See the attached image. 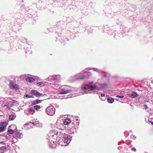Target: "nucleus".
Segmentation results:
<instances>
[{
	"mask_svg": "<svg viewBox=\"0 0 153 153\" xmlns=\"http://www.w3.org/2000/svg\"><path fill=\"white\" fill-rule=\"evenodd\" d=\"M144 153H147V152H145Z\"/></svg>",
	"mask_w": 153,
	"mask_h": 153,
	"instance_id": "49530a36",
	"label": "nucleus"
},
{
	"mask_svg": "<svg viewBox=\"0 0 153 153\" xmlns=\"http://www.w3.org/2000/svg\"><path fill=\"white\" fill-rule=\"evenodd\" d=\"M20 78H22V79H24L25 77V75H21L20 76Z\"/></svg>",
	"mask_w": 153,
	"mask_h": 153,
	"instance_id": "2f4dec72",
	"label": "nucleus"
},
{
	"mask_svg": "<svg viewBox=\"0 0 153 153\" xmlns=\"http://www.w3.org/2000/svg\"><path fill=\"white\" fill-rule=\"evenodd\" d=\"M68 90H65L62 88H61V90L59 91V94H64L70 93Z\"/></svg>",
	"mask_w": 153,
	"mask_h": 153,
	"instance_id": "4468645a",
	"label": "nucleus"
},
{
	"mask_svg": "<svg viewBox=\"0 0 153 153\" xmlns=\"http://www.w3.org/2000/svg\"><path fill=\"white\" fill-rule=\"evenodd\" d=\"M22 39L24 40V41L22 40L23 42L24 43L26 42V40L25 39Z\"/></svg>",
	"mask_w": 153,
	"mask_h": 153,
	"instance_id": "4c0bfd02",
	"label": "nucleus"
},
{
	"mask_svg": "<svg viewBox=\"0 0 153 153\" xmlns=\"http://www.w3.org/2000/svg\"><path fill=\"white\" fill-rule=\"evenodd\" d=\"M87 69H84L82 71L76 74V75L72 76L71 77V80L72 81H74L79 79H82L85 78V73H87V75L89 76H91V73L90 72H87Z\"/></svg>",
	"mask_w": 153,
	"mask_h": 153,
	"instance_id": "39448f33",
	"label": "nucleus"
},
{
	"mask_svg": "<svg viewBox=\"0 0 153 153\" xmlns=\"http://www.w3.org/2000/svg\"><path fill=\"white\" fill-rule=\"evenodd\" d=\"M152 83L153 84V80L152 81Z\"/></svg>",
	"mask_w": 153,
	"mask_h": 153,
	"instance_id": "79ce46f5",
	"label": "nucleus"
},
{
	"mask_svg": "<svg viewBox=\"0 0 153 153\" xmlns=\"http://www.w3.org/2000/svg\"><path fill=\"white\" fill-rule=\"evenodd\" d=\"M26 81L29 82H33L35 81V79L32 77H27L26 79Z\"/></svg>",
	"mask_w": 153,
	"mask_h": 153,
	"instance_id": "6ab92c4d",
	"label": "nucleus"
},
{
	"mask_svg": "<svg viewBox=\"0 0 153 153\" xmlns=\"http://www.w3.org/2000/svg\"><path fill=\"white\" fill-rule=\"evenodd\" d=\"M100 99L102 101H104L105 100L106 98L105 97H100Z\"/></svg>",
	"mask_w": 153,
	"mask_h": 153,
	"instance_id": "72a5a7b5",
	"label": "nucleus"
},
{
	"mask_svg": "<svg viewBox=\"0 0 153 153\" xmlns=\"http://www.w3.org/2000/svg\"><path fill=\"white\" fill-rule=\"evenodd\" d=\"M1 153H4V152H1Z\"/></svg>",
	"mask_w": 153,
	"mask_h": 153,
	"instance_id": "c03bdc74",
	"label": "nucleus"
},
{
	"mask_svg": "<svg viewBox=\"0 0 153 153\" xmlns=\"http://www.w3.org/2000/svg\"><path fill=\"white\" fill-rule=\"evenodd\" d=\"M128 133L127 131H125L124 133V134L125 137H127L128 136Z\"/></svg>",
	"mask_w": 153,
	"mask_h": 153,
	"instance_id": "c756f323",
	"label": "nucleus"
},
{
	"mask_svg": "<svg viewBox=\"0 0 153 153\" xmlns=\"http://www.w3.org/2000/svg\"><path fill=\"white\" fill-rule=\"evenodd\" d=\"M71 139L70 135L53 131H50L47 137L48 145L52 148H55L58 144L62 146H66L70 143Z\"/></svg>",
	"mask_w": 153,
	"mask_h": 153,
	"instance_id": "f257e3e1",
	"label": "nucleus"
},
{
	"mask_svg": "<svg viewBox=\"0 0 153 153\" xmlns=\"http://www.w3.org/2000/svg\"><path fill=\"white\" fill-rule=\"evenodd\" d=\"M104 76L105 77H107V76L106 75H104Z\"/></svg>",
	"mask_w": 153,
	"mask_h": 153,
	"instance_id": "ea45409f",
	"label": "nucleus"
},
{
	"mask_svg": "<svg viewBox=\"0 0 153 153\" xmlns=\"http://www.w3.org/2000/svg\"><path fill=\"white\" fill-rule=\"evenodd\" d=\"M100 97H105V94H102L101 95V96H100Z\"/></svg>",
	"mask_w": 153,
	"mask_h": 153,
	"instance_id": "c9c22d12",
	"label": "nucleus"
},
{
	"mask_svg": "<svg viewBox=\"0 0 153 153\" xmlns=\"http://www.w3.org/2000/svg\"><path fill=\"white\" fill-rule=\"evenodd\" d=\"M131 138H132L134 140L136 138V137L133 135H131Z\"/></svg>",
	"mask_w": 153,
	"mask_h": 153,
	"instance_id": "c85d7f7f",
	"label": "nucleus"
},
{
	"mask_svg": "<svg viewBox=\"0 0 153 153\" xmlns=\"http://www.w3.org/2000/svg\"><path fill=\"white\" fill-rule=\"evenodd\" d=\"M41 108L40 106L39 105H36L34 106V108L36 110H38Z\"/></svg>",
	"mask_w": 153,
	"mask_h": 153,
	"instance_id": "b1692460",
	"label": "nucleus"
},
{
	"mask_svg": "<svg viewBox=\"0 0 153 153\" xmlns=\"http://www.w3.org/2000/svg\"><path fill=\"white\" fill-rule=\"evenodd\" d=\"M29 113L31 114H33L34 113V111L33 109H29Z\"/></svg>",
	"mask_w": 153,
	"mask_h": 153,
	"instance_id": "a878e982",
	"label": "nucleus"
},
{
	"mask_svg": "<svg viewBox=\"0 0 153 153\" xmlns=\"http://www.w3.org/2000/svg\"><path fill=\"white\" fill-rule=\"evenodd\" d=\"M143 107L145 108V110H147V108H148V107H147V105L146 104H144V105H143Z\"/></svg>",
	"mask_w": 153,
	"mask_h": 153,
	"instance_id": "473e14b6",
	"label": "nucleus"
},
{
	"mask_svg": "<svg viewBox=\"0 0 153 153\" xmlns=\"http://www.w3.org/2000/svg\"><path fill=\"white\" fill-rule=\"evenodd\" d=\"M7 124L5 122H1L0 123V132L5 131V128L6 127Z\"/></svg>",
	"mask_w": 153,
	"mask_h": 153,
	"instance_id": "1a4fd4ad",
	"label": "nucleus"
},
{
	"mask_svg": "<svg viewBox=\"0 0 153 153\" xmlns=\"http://www.w3.org/2000/svg\"><path fill=\"white\" fill-rule=\"evenodd\" d=\"M107 100L108 102L111 103L114 102V100L111 97H108L107 99Z\"/></svg>",
	"mask_w": 153,
	"mask_h": 153,
	"instance_id": "412c9836",
	"label": "nucleus"
},
{
	"mask_svg": "<svg viewBox=\"0 0 153 153\" xmlns=\"http://www.w3.org/2000/svg\"><path fill=\"white\" fill-rule=\"evenodd\" d=\"M131 150L134 152H136V148L134 147L132 148L131 149Z\"/></svg>",
	"mask_w": 153,
	"mask_h": 153,
	"instance_id": "f704fd0d",
	"label": "nucleus"
},
{
	"mask_svg": "<svg viewBox=\"0 0 153 153\" xmlns=\"http://www.w3.org/2000/svg\"><path fill=\"white\" fill-rule=\"evenodd\" d=\"M46 80L49 82V83L46 82H39L36 83V85L38 86L49 85L51 88L56 89L60 88V85L59 83L61 80V76L60 75H55L50 76Z\"/></svg>",
	"mask_w": 153,
	"mask_h": 153,
	"instance_id": "7ed1b4c3",
	"label": "nucleus"
},
{
	"mask_svg": "<svg viewBox=\"0 0 153 153\" xmlns=\"http://www.w3.org/2000/svg\"><path fill=\"white\" fill-rule=\"evenodd\" d=\"M127 96L131 98H135L138 96V94L136 92L132 91L130 93L127 94Z\"/></svg>",
	"mask_w": 153,
	"mask_h": 153,
	"instance_id": "ddd939ff",
	"label": "nucleus"
},
{
	"mask_svg": "<svg viewBox=\"0 0 153 153\" xmlns=\"http://www.w3.org/2000/svg\"><path fill=\"white\" fill-rule=\"evenodd\" d=\"M33 124L38 127H42V124L39 121L34 122L33 123Z\"/></svg>",
	"mask_w": 153,
	"mask_h": 153,
	"instance_id": "f3484780",
	"label": "nucleus"
},
{
	"mask_svg": "<svg viewBox=\"0 0 153 153\" xmlns=\"http://www.w3.org/2000/svg\"><path fill=\"white\" fill-rule=\"evenodd\" d=\"M70 97V96H69V97H68V98H69V97Z\"/></svg>",
	"mask_w": 153,
	"mask_h": 153,
	"instance_id": "a18cd8bd",
	"label": "nucleus"
},
{
	"mask_svg": "<svg viewBox=\"0 0 153 153\" xmlns=\"http://www.w3.org/2000/svg\"><path fill=\"white\" fill-rule=\"evenodd\" d=\"M16 117V115L15 114L10 115L9 116V120H13Z\"/></svg>",
	"mask_w": 153,
	"mask_h": 153,
	"instance_id": "4be33fe9",
	"label": "nucleus"
},
{
	"mask_svg": "<svg viewBox=\"0 0 153 153\" xmlns=\"http://www.w3.org/2000/svg\"><path fill=\"white\" fill-rule=\"evenodd\" d=\"M23 136V134L21 133L16 132L15 134V137L18 139L22 138Z\"/></svg>",
	"mask_w": 153,
	"mask_h": 153,
	"instance_id": "2eb2a0df",
	"label": "nucleus"
},
{
	"mask_svg": "<svg viewBox=\"0 0 153 153\" xmlns=\"http://www.w3.org/2000/svg\"><path fill=\"white\" fill-rule=\"evenodd\" d=\"M116 97L117 98H123L124 97V96H123V95H121V96L117 95L116 96Z\"/></svg>",
	"mask_w": 153,
	"mask_h": 153,
	"instance_id": "7c9ffc66",
	"label": "nucleus"
},
{
	"mask_svg": "<svg viewBox=\"0 0 153 153\" xmlns=\"http://www.w3.org/2000/svg\"><path fill=\"white\" fill-rule=\"evenodd\" d=\"M9 85L10 88L11 89L17 90L19 89V85L14 83L12 81H10Z\"/></svg>",
	"mask_w": 153,
	"mask_h": 153,
	"instance_id": "6e6552de",
	"label": "nucleus"
},
{
	"mask_svg": "<svg viewBox=\"0 0 153 153\" xmlns=\"http://www.w3.org/2000/svg\"><path fill=\"white\" fill-rule=\"evenodd\" d=\"M55 108L52 105H51L46 108L45 112L48 115L52 116L55 114Z\"/></svg>",
	"mask_w": 153,
	"mask_h": 153,
	"instance_id": "423d86ee",
	"label": "nucleus"
},
{
	"mask_svg": "<svg viewBox=\"0 0 153 153\" xmlns=\"http://www.w3.org/2000/svg\"><path fill=\"white\" fill-rule=\"evenodd\" d=\"M79 122H74L70 124L69 126L66 127L65 130H66L68 133L71 134H74L76 133L77 130L78 128Z\"/></svg>",
	"mask_w": 153,
	"mask_h": 153,
	"instance_id": "20e7f679",
	"label": "nucleus"
},
{
	"mask_svg": "<svg viewBox=\"0 0 153 153\" xmlns=\"http://www.w3.org/2000/svg\"><path fill=\"white\" fill-rule=\"evenodd\" d=\"M1 144L4 145L5 144V143L4 141H1L0 142V144Z\"/></svg>",
	"mask_w": 153,
	"mask_h": 153,
	"instance_id": "e433bc0d",
	"label": "nucleus"
},
{
	"mask_svg": "<svg viewBox=\"0 0 153 153\" xmlns=\"http://www.w3.org/2000/svg\"><path fill=\"white\" fill-rule=\"evenodd\" d=\"M152 125H153V122H152Z\"/></svg>",
	"mask_w": 153,
	"mask_h": 153,
	"instance_id": "37998d69",
	"label": "nucleus"
},
{
	"mask_svg": "<svg viewBox=\"0 0 153 153\" xmlns=\"http://www.w3.org/2000/svg\"><path fill=\"white\" fill-rule=\"evenodd\" d=\"M14 132L13 130L11 129H9V128H8V130L7 132L8 134H12Z\"/></svg>",
	"mask_w": 153,
	"mask_h": 153,
	"instance_id": "5701e85b",
	"label": "nucleus"
},
{
	"mask_svg": "<svg viewBox=\"0 0 153 153\" xmlns=\"http://www.w3.org/2000/svg\"><path fill=\"white\" fill-rule=\"evenodd\" d=\"M63 119L61 118H59L56 121V125L58 128L61 130L65 129L66 127H65L64 124Z\"/></svg>",
	"mask_w": 153,
	"mask_h": 153,
	"instance_id": "0eeeda50",
	"label": "nucleus"
},
{
	"mask_svg": "<svg viewBox=\"0 0 153 153\" xmlns=\"http://www.w3.org/2000/svg\"><path fill=\"white\" fill-rule=\"evenodd\" d=\"M108 85L106 82H105L99 84V86H98L97 83H94L93 82H85L82 85L81 88L84 94H94L95 90H102L105 88Z\"/></svg>",
	"mask_w": 153,
	"mask_h": 153,
	"instance_id": "f03ea898",
	"label": "nucleus"
},
{
	"mask_svg": "<svg viewBox=\"0 0 153 153\" xmlns=\"http://www.w3.org/2000/svg\"><path fill=\"white\" fill-rule=\"evenodd\" d=\"M13 126V125H11V126ZM11 126H9V127H10Z\"/></svg>",
	"mask_w": 153,
	"mask_h": 153,
	"instance_id": "a19ab883",
	"label": "nucleus"
},
{
	"mask_svg": "<svg viewBox=\"0 0 153 153\" xmlns=\"http://www.w3.org/2000/svg\"><path fill=\"white\" fill-rule=\"evenodd\" d=\"M6 147L5 146H2L0 147V150L2 151L6 150Z\"/></svg>",
	"mask_w": 153,
	"mask_h": 153,
	"instance_id": "cd10ccee",
	"label": "nucleus"
},
{
	"mask_svg": "<svg viewBox=\"0 0 153 153\" xmlns=\"http://www.w3.org/2000/svg\"><path fill=\"white\" fill-rule=\"evenodd\" d=\"M63 121L64 122V126H65V127H66L69 126L70 124L72 123H71V121L70 118H67L66 119H63Z\"/></svg>",
	"mask_w": 153,
	"mask_h": 153,
	"instance_id": "f8f14e48",
	"label": "nucleus"
},
{
	"mask_svg": "<svg viewBox=\"0 0 153 153\" xmlns=\"http://www.w3.org/2000/svg\"><path fill=\"white\" fill-rule=\"evenodd\" d=\"M61 88L64 89L65 90H68L69 92H70L72 91L71 88L69 86H64L63 87H62Z\"/></svg>",
	"mask_w": 153,
	"mask_h": 153,
	"instance_id": "dca6fc26",
	"label": "nucleus"
},
{
	"mask_svg": "<svg viewBox=\"0 0 153 153\" xmlns=\"http://www.w3.org/2000/svg\"><path fill=\"white\" fill-rule=\"evenodd\" d=\"M30 93L32 95L36 96L37 97H39L43 95V94L39 93L38 91L35 90H32L30 91Z\"/></svg>",
	"mask_w": 153,
	"mask_h": 153,
	"instance_id": "9d476101",
	"label": "nucleus"
},
{
	"mask_svg": "<svg viewBox=\"0 0 153 153\" xmlns=\"http://www.w3.org/2000/svg\"><path fill=\"white\" fill-rule=\"evenodd\" d=\"M25 113L27 115H28L29 114H30L29 113V109H28L27 110H25L24 111Z\"/></svg>",
	"mask_w": 153,
	"mask_h": 153,
	"instance_id": "bb28decb",
	"label": "nucleus"
},
{
	"mask_svg": "<svg viewBox=\"0 0 153 153\" xmlns=\"http://www.w3.org/2000/svg\"><path fill=\"white\" fill-rule=\"evenodd\" d=\"M24 97H26V98H34V97L33 95H24Z\"/></svg>",
	"mask_w": 153,
	"mask_h": 153,
	"instance_id": "393cba45",
	"label": "nucleus"
},
{
	"mask_svg": "<svg viewBox=\"0 0 153 153\" xmlns=\"http://www.w3.org/2000/svg\"><path fill=\"white\" fill-rule=\"evenodd\" d=\"M13 101V100H12L11 102H7L6 104L5 105V106H6L7 108L9 109L13 105L12 102Z\"/></svg>",
	"mask_w": 153,
	"mask_h": 153,
	"instance_id": "a211bd4d",
	"label": "nucleus"
},
{
	"mask_svg": "<svg viewBox=\"0 0 153 153\" xmlns=\"http://www.w3.org/2000/svg\"><path fill=\"white\" fill-rule=\"evenodd\" d=\"M86 69L87 71L88 70L92 69L94 71L96 72L99 74H104V72L97 68H88Z\"/></svg>",
	"mask_w": 153,
	"mask_h": 153,
	"instance_id": "9b49d317",
	"label": "nucleus"
},
{
	"mask_svg": "<svg viewBox=\"0 0 153 153\" xmlns=\"http://www.w3.org/2000/svg\"><path fill=\"white\" fill-rule=\"evenodd\" d=\"M42 101V100H39L38 99H37L36 100H35L33 101L32 104L33 105H35L36 104H39V103H41Z\"/></svg>",
	"mask_w": 153,
	"mask_h": 153,
	"instance_id": "aec40b11",
	"label": "nucleus"
},
{
	"mask_svg": "<svg viewBox=\"0 0 153 153\" xmlns=\"http://www.w3.org/2000/svg\"><path fill=\"white\" fill-rule=\"evenodd\" d=\"M120 143L119 142H118V145H120Z\"/></svg>",
	"mask_w": 153,
	"mask_h": 153,
	"instance_id": "58836bf2",
	"label": "nucleus"
}]
</instances>
